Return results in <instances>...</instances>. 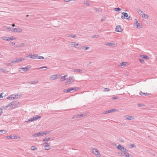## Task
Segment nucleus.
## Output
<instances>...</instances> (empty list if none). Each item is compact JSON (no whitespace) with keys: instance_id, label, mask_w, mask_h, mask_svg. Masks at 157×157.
I'll use <instances>...</instances> for the list:
<instances>
[{"instance_id":"79ce46f5","label":"nucleus","mask_w":157,"mask_h":157,"mask_svg":"<svg viewBox=\"0 0 157 157\" xmlns=\"http://www.w3.org/2000/svg\"><path fill=\"white\" fill-rule=\"evenodd\" d=\"M71 82V81H68V79L67 80V81L65 82V83L66 85L68 84H69L70 82Z\"/></svg>"},{"instance_id":"393cba45","label":"nucleus","mask_w":157,"mask_h":157,"mask_svg":"<svg viewBox=\"0 0 157 157\" xmlns=\"http://www.w3.org/2000/svg\"><path fill=\"white\" fill-rule=\"evenodd\" d=\"M1 38L3 40L9 41V37H8L3 36Z\"/></svg>"},{"instance_id":"6ab92c4d","label":"nucleus","mask_w":157,"mask_h":157,"mask_svg":"<svg viewBox=\"0 0 157 157\" xmlns=\"http://www.w3.org/2000/svg\"><path fill=\"white\" fill-rule=\"evenodd\" d=\"M41 117L40 116H38V115H36V116H33V117L34 121H35L37 119H40Z\"/></svg>"},{"instance_id":"f3484780","label":"nucleus","mask_w":157,"mask_h":157,"mask_svg":"<svg viewBox=\"0 0 157 157\" xmlns=\"http://www.w3.org/2000/svg\"><path fill=\"white\" fill-rule=\"evenodd\" d=\"M140 57L145 59H149V57L145 55H141Z\"/></svg>"},{"instance_id":"58836bf2","label":"nucleus","mask_w":157,"mask_h":157,"mask_svg":"<svg viewBox=\"0 0 157 157\" xmlns=\"http://www.w3.org/2000/svg\"><path fill=\"white\" fill-rule=\"evenodd\" d=\"M0 71H2L4 73H6V70L4 69L0 68Z\"/></svg>"},{"instance_id":"864d4df0","label":"nucleus","mask_w":157,"mask_h":157,"mask_svg":"<svg viewBox=\"0 0 157 157\" xmlns=\"http://www.w3.org/2000/svg\"><path fill=\"white\" fill-rule=\"evenodd\" d=\"M2 109L0 108V116L2 115Z\"/></svg>"},{"instance_id":"c85d7f7f","label":"nucleus","mask_w":157,"mask_h":157,"mask_svg":"<svg viewBox=\"0 0 157 157\" xmlns=\"http://www.w3.org/2000/svg\"><path fill=\"white\" fill-rule=\"evenodd\" d=\"M127 63V62H123L122 63H120V66H125L126 65V63Z\"/></svg>"},{"instance_id":"7c9ffc66","label":"nucleus","mask_w":157,"mask_h":157,"mask_svg":"<svg viewBox=\"0 0 157 157\" xmlns=\"http://www.w3.org/2000/svg\"><path fill=\"white\" fill-rule=\"evenodd\" d=\"M37 55L36 54H35L34 55H33L32 56V59H34L36 58L37 59Z\"/></svg>"},{"instance_id":"412c9836","label":"nucleus","mask_w":157,"mask_h":157,"mask_svg":"<svg viewBox=\"0 0 157 157\" xmlns=\"http://www.w3.org/2000/svg\"><path fill=\"white\" fill-rule=\"evenodd\" d=\"M18 59H14L11 61V63H18L19 62Z\"/></svg>"},{"instance_id":"c03bdc74","label":"nucleus","mask_w":157,"mask_h":157,"mask_svg":"<svg viewBox=\"0 0 157 157\" xmlns=\"http://www.w3.org/2000/svg\"><path fill=\"white\" fill-rule=\"evenodd\" d=\"M25 59L24 58H21L18 59L19 62H21L23 60H25Z\"/></svg>"},{"instance_id":"aec40b11","label":"nucleus","mask_w":157,"mask_h":157,"mask_svg":"<svg viewBox=\"0 0 157 157\" xmlns=\"http://www.w3.org/2000/svg\"><path fill=\"white\" fill-rule=\"evenodd\" d=\"M105 45L113 47L115 45V44L111 43H108L105 44Z\"/></svg>"},{"instance_id":"bb28decb","label":"nucleus","mask_w":157,"mask_h":157,"mask_svg":"<svg viewBox=\"0 0 157 157\" xmlns=\"http://www.w3.org/2000/svg\"><path fill=\"white\" fill-rule=\"evenodd\" d=\"M82 70L81 69H75L73 70V71L74 72H78L80 71H82Z\"/></svg>"},{"instance_id":"ddd939ff","label":"nucleus","mask_w":157,"mask_h":157,"mask_svg":"<svg viewBox=\"0 0 157 157\" xmlns=\"http://www.w3.org/2000/svg\"><path fill=\"white\" fill-rule=\"evenodd\" d=\"M73 90V89L72 88H70L68 89H65L63 90V92L65 93H68L70 92L71 91Z\"/></svg>"},{"instance_id":"de8ad7c7","label":"nucleus","mask_w":157,"mask_h":157,"mask_svg":"<svg viewBox=\"0 0 157 157\" xmlns=\"http://www.w3.org/2000/svg\"><path fill=\"white\" fill-rule=\"evenodd\" d=\"M139 59V61L140 62L142 63L144 62V60L140 58V59Z\"/></svg>"},{"instance_id":"5701e85b","label":"nucleus","mask_w":157,"mask_h":157,"mask_svg":"<svg viewBox=\"0 0 157 157\" xmlns=\"http://www.w3.org/2000/svg\"><path fill=\"white\" fill-rule=\"evenodd\" d=\"M67 76V75H65L62 76L60 78V81H63L66 80V77Z\"/></svg>"},{"instance_id":"f704fd0d","label":"nucleus","mask_w":157,"mask_h":157,"mask_svg":"<svg viewBox=\"0 0 157 157\" xmlns=\"http://www.w3.org/2000/svg\"><path fill=\"white\" fill-rule=\"evenodd\" d=\"M114 9L115 11L117 12L120 11L121 10V9L119 7L115 8Z\"/></svg>"},{"instance_id":"13d9d810","label":"nucleus","mask_w":157,"mask_h":157,"mask_svg":"<svg viewBox=\"0 0 157 157\" xmlns=\"http://www.w3.org/2000/svg\"><path fill=\"white\" fill-rule=\"evenodd\" d=\"M12 63H11V61L10 63H8L7 64V66H11V64Z\"/></svg>"},{"instance_id":"c9c22d12","label":"nucleus","mask_w":157,"mask_h":157,"mask_svg":"<svg viewBox=\"0 0 157 157\" xmlns=\"http://www.w3.org/2000/svg\"><path fill=\"white\" fill-rule=\"evenodd\" d=\"M142 17L144 18H146L147 17V14L145 15L144 13L142 15Z\"/></svg>"},{"instance_id":"09e8293b","label":"nucleus","mask_w":157,"mask_h":157,"mask_svg":"<svg viewBox=\"0 0 157 157\" xmlns=\"http://www.w3.org/2000/svg\"><path fill=\"white\" fill-rule=\"evenodd\" d=\"M84 4H86L87 6H90V3L87 1L85 2H84Z\"/></svg>"},{"instance_id":"4be33fe9","label":"nucleus","mask_w":157,"mask_h":157,"mask_svg":"<svg viewBox=\"0 0 157 157\" xmlns=\"http://www.w3.org/2000/svg\"><path fill=\"white\" fill-rule=\"evenodd\" d=\"M140 94L141 95H142V96H143V95H149L150 94H147V93H143L141 91L140 93Z\"/></svg>"},{"instance_id":"69168bd1","label":"nucleus","mask_w":157,"mask_h":157,"mask_svg":"<svg viewBox=\"0 0 157 157\" xmlns=\"http://www.w3.org/2000/svg\"><path fill=\"white\" fill-rule=\"evenodd\" d=\"M4 131L3 130H0V134L2 133Z\"/></svg>"},{"instance_id":"cd10ccee","label":"nucleus","mask_w":157,"mask_h":157,"mask_svg":"<svg viewBox=\"0 0 157 157\" xmlns=\"http://www.w3.org/2000/svg\"><path fill=\"white\" fill-rule=\"evenodd\" d=\"M38 81H31L29 82V83L31 84H34L35 83H37L38 82Z\"/></svg>"},{"instance_id":"bf43d9fd","label":"nucleus","mask_w":157,"mask_h":157,"mask_svg":"<svg viewBox=\"0 0 157 157\" xmlns=\"http://www.w3.org/2000/svg\"><path fill=\"white\" fill-rule=\"evenodd\" d=\"M127 20H130V18H131V19H132V18L131 17H130V16L129 17H128L127 18H125Z\"/></svg>"},{"instance_id":"338daca9","label":"nucleus","mask_w":157,"mask_h":157,"mask_svg":"<svg viewBox=\"0 0 157 157\" xmlns=\"http://www.w3.org/2000/svg\"><path fill=\"white\" fill-rule=\"evenodd\" d=\"M77 37V36L76 35H74L73 36H71L73 38H75Z\"/></svg>"},{"instance_id":"774afa93","label":"nucleus","mask_w":157,"mask_h":157,"mask_svg":"<svg viewBox=\"0 0 157 157\" xmlns=\"http://www.w3.org/2000/svg\"><path fill=\"white\" fill-rule=\"evenodd\" d=\"M138 105L139 107H141V106H142V104H138Z\"/></svg>"},{"instance_id":"20e7f679","label":"nucleus","mask_w":157,"mask_h":157,"mask_svg":"<svg viewBox=\"0 0 157 157\" xmlns=\"http://www.w3.org/2000/svg\"><path fill=\"white\" fill-rule=\"evenodd\" d=\"M71 45L72 47H75L78 48H80L81 47L80 44L74 42H71Z\"/></svg>"},{"instance_id":"4c0bfd02","label":"nucleus","mask_w":157,"mask_h":157,"mask_svg":"<svg viewBox=\"0 0 157 157\" xmlns=\"http://www.w3.org/2000/svg\"><path fill=\"white\" fill-rule=\"evenodd\" d=\"M47 68V67L46 66H45V67H39V68H37V70H40V69H44V68Z\"/></svg>"},{"instance_id":"dca6fc26","label":"nucleus","mask_w":157,"mask_h":157,"mask_svg":"<svg viewBox=\"0 0 157 157\" xmlns=\"http://www.w3.org/2000/svg\"><path fill=\"white\" fill-rule=\"evenodd\" d=\"M92 151L94 153L95 155H98L99 154V152L98 151V150L96 149H92Z\"/></svg>"},{"instance_id":"39448f33","label":"nucleus","mask_w":157,"mask_h":157,"mask_svg":"<svg viewBox=\"0 0 157 157\" xmlns=\"http://www.w3.org/2000/svg\"><path fill=\"white\" fill-rule=\"evenodd\" d=\"M44 135V132H39L38 133L34 134L33 135V137L34 138L39 136H42Z\"/></svg>"},{"instance_id":"0eeeda50","label":"nucleus","mask_w":157,"mask_h":157,"mask_svg":"<svg viewBox=\"0 0 157 157\" xmlns=\"http://www.w3.org/2000/svg\"><path fill=\"white\" fill-rule=\"evenodd\" d=\"M135 21H136V22L135 23V25L136 27L138 29H140L141 28V25H140V23L138 22V21L136 19H135Z\"/></svg>"},{"instance_id":"9d476101","label":"nucleus","mask_w":157,"mask_h":157,"mask_svg":"<svg viewBox=\"0 0 157 157\" xmlns=\"http://www.w3.org/2000/svg\"><path fill=\"white\" fill-rule=\"evenodd\" d=\"M122 14L123 15L121 16L122 19H124L125 17H127L128 16V14L126 13L123 12L122 13Z\"/></svg>"},{"instance_id":"3c124183","label":"nucleus","mask_w":157,"mask_h":157,"mask_svg":"<svg viewBox=\"0 0 157 157\" xmlns=\"http://www.w3.org/2000/svg\"><path fill=\"white\" fill-rule=\"evenodd\" d=\"M43 132H44V135H46V134L48 133L49 132H48V131H45Z\"/></svg>"},{"instance_id":"1a4fd4ad","label":"nucleus","mask_w":157,"mask_h":157,"mask_svg":"<svg viewBox=\"0 0 157 157\" xmlns=\"http://www.w3.org/2000/svg\"><path fill=\"white\" fill-rule=\"evenodd\" d=\"M122 152H124V153L122 155V154H121V155L122 156H125L126 154H127L128 153V150H127L125 148Z\"/></svg>"},{"instance_id":"f8f14e48","label":"nucleus","mask_w":157,"mask_h":157,"mask_svg":"<svg viewBox=\"0 0 157 157\" xmlns=\"http://www.w3.org/2000/svg\"><path fill=\"white\" fill-rule=\"evenodd\" d=\"M15 135H11L10 136H7L6 137V138L8 139H15V138H17L15 136Z\"/></svg>"},{"instance_id":"9b49d317","label":"nucleus","mask_w":157,"mask_h":157,"mask_svg":"<svg viewBox=\"0 0 157 157\" xmlns=\"http://www.w3.org/2000/svg\"><path fill=\"white\" fill-rule=\"evenodd\" d=\"M115 31L117 32H120L121 31V29L120 25H117L116 27Z\"/></svg>"},{"instance_id":"a878e982","label":"nucleus","mask_w":157,"mask_h":157,"mask_svg":"<svg viewBox=\"0 0 157 157\" xmlns=\"http://www.w3.org/2000/svg\"><path fill=\"white\" fill-rule=\"evenodd\" d=\"M25 45V44L24 43H22L21 44H19L17 45V47H21L22 46H24Z\"/></svg>"},{"instance_id":"052dcab7","label":"nucleus","mask_w":157,"mask_h":157,"mask_svg":"<svg viewBox=\"0 0 157 157\" xmlns=\"http://www.w3.org/2000/svg\"><path fill=\"white\" fill-rule=\"evenodd\" d=\"M117 99V98L116 96L113 97L112 98V99L113 100H115V99Z\"/></svg>"},{"instance_id":"b1692460","label":"nucleus","mask_w":157,"mask_h":157,"mask_svg":"<svg viewBox=\"0 0 157 157\" xmlns=\"http://www.w3.org/2000/svg\"><path fill=\"white\" fill-rule=\"evenodd\" d=\"M20 69L23 70L22 71H23L26 72L28 71L27 67H21L20 68Z\"/></svg>"},{"instance_id":"603ef678","label":"nucleus","mask_w":157,"mask_h":157,"mask_svg":"<svg viewBox=\"0 0 157 157\" xmlns=\"http://www.w3.org/2000/svg\"><path fill=\"white\" fill-rule=\"evenodd\" d=\"M134 144H131V145L130 146V148H133L134 147Z\"/></svg>"},{"instance_id":"4468645a","label":"nucleus","mask_w":157,"mask_h":157,"mask_svg":"<svg viewBox=\"0 0 157 157\" xmlns=\"http://www.w3.org/2000/svg\"><path fill=\"white\" fill-rule=\"evenodd\" d=\"M125 118L126 120H132L134 119V117L132 116H130L128 115H127L125 116Z\"/></svg>"},{"instance_id":"7ed1b4c3","label":"nucleus","mask_w":157,"mask_h":157,"mask_svg":"<svg viewBox=\"0 0 157 157\" xmlns=\"http://www.w3.org/2000/svg\"><path fill=\"white\" fill-rule=\"evenodd\" d=\"M18 94H13L7 97V99L9 100H13L18 98Z\"/></svg>"},{"instance_id":"2f4dec72","label":"nucleus","mask_w":157,"mask_h":157,"mask_svg":"<svg viewBox=\"0 0 157 157\" xmlns=\"http://www.w3.org/2000/svg\"><path fill=\"white\" fill-rule=\"evenodd\" d=\"M33 121H34L33 118V117L32 118H30L28 121H25V122H27V123H28V122H29Z\"/></svg>"},{"instance_id":"8fccbe9b","label":"nucleus","mask_w":157,"mask_h":157,"mask_svg":"<svg viewBox=\"0 0 157 157\" xmlns=\"http://www.w3.org/2000/svg\"><path fill=\"white\" fill-rule=\"evenodd\" d=\"M73 90H78L79 88L78 87H74V88H73Z\"/></svg>"},{"instance_id":"a19ab883","label":"nucleus","mask_w":157,"mask_h":157,"mask_svg":"<svg viewBox=\"0 0 157 157\" xmlns=\"http://www.w3.org/2000/svg\"><path fill=\"white\" fill-rule=\"evenodd\" d=\"M74 77L73 76H70L68 78V81H71L73 79Z\"/></svg>"},{"instance_id":"680f3d73","label":"nucleus","mask_w":157,"mask_h":157,"mask_svg":"<svg viewBox=\"0 0 157 157\" xmlns=\"http://www.w3.org/2000/svg\"><path fill=\"white\" fill-rule=\"evenodd\" d=\"M10 44H12L13 46L15 44L13 42H11Z\"/></svg>"},{"instance_id":"5fc2aeb1","label":"nucleus","mask_w":157,"mask_h":157,"mask_svg":"<svg viewBox=\"0 0 157 157\" xmlns=\"http://www.w3.org/2000/svg\"><path fill=\"white\" fill-rule=\"evenodd\" d=\"M33 55L31 54H30L28 56L30 58L32 59Z\"/></svg>"},{"instance_id":"a211bd4d","label":"nucleus","mask_w":157,"mask_h":157,"mask_svg":"<svg viewBox=\"0 0 157 157\" xmlns=\"http://www.w3.org/2000/svg\"><path fill=\"white\" fill-rule=\"evenodd\" d=\"M58 78L57 77V75H52L51 76V79L52 80H54L55 79H57Z\"/></svg>"},{"instance_id":"72a5a7b5","label":"nucleus","mask_w":157,"mask_h":157,"mask_svg":"<svg viewBox=\"0 0 157 157\" xmlns=\"http://www.w3.org/2000/svg\"><path fill=\"white\" fill-rule=\"evenodd\" d=\"M137 11L140 14V15H142V14H143V12L141 10H140V9H138L137 10Z\"/></svg>"},{"instance_id":"4d7b16f0","label":"nucleus","mask_w":157,"mask_h":157,"mask_svg":"<svg viewBox=\"0 0 157 157\" xmlns=\"http://www.w3.org/2000/svg\"><path fill=\"white\" fill-rule=\"evenodd\" d=\"M85 116V115L84 114H79L80 117H83V116Z\"/></svg>"},{"instance_id":"6e6d98bb","label":"nucleus","mask_w":157,"mask_h":157,"mask_svg":"<svg viewBox=\"0 0 157 157\" xmlns=\"http://www.w3.org/2000/svg\"><path fill=\"white\" fill-rule=\"evenodd\" d=\"M75 117L76 118L80 117L79 114H78L75 116Z\"/></svg>"},{"instance_id":"2eb2a0df","label":"nucleus","mask_w":157,"mask_h":157,"mask_svg":"<svg viewBox=\"0 0 157 157\" xmlns=\"http://www.w3.org/2000/svg\"><path fill=\"white\" fill-rule=\"evenodd\" d=\"M116 111V109H113L110 110H109L108 111H106L104 113L106 114L107 113H112L115 112Z\"/></svg>"},{"instance_id":"f03ea898","label":"nucleus","mask_w":157,"mask_h":157,"mask_svg":"<svg viewBox=\"0 0 157 157\" xmlns=\"http://www.w3.org/2000/svg\"><path fill=\"white\" fill-rule=\"evenodd\" d=\"M19 104V102L17 101H12L8 104V105L6 106L7 108L9 106H10L11 108H15Z\"/></svg>"},{"instance_id":"473e14b6","label":"nucleus","mask_w":157,"mask_h":157,"mask_svg":"<svg viewBox=\"0 0 157 157\" xmlns=\"http://www.w3.org/2000/svg\"><path fill=\"white\" fill-rule=\"evenodd\" d=\"M31 149L32 150L35 151L37 150V148L35 146H32L31 147Z\"/></svg>"},{"instance_id":"a18cd8bd","label":"nucleus","mask_w":157,"mask_h":157,"mask_svg":"<svg viewBox=\"0 0 157 157\" xmlns=\"http://www.w3.org/2000/svg\"><path fill=\"white\" fill-rule=\"evenodd\" d=\"M125 156H126V157H132V156L131 155L128 154V153Z\"/></svg>"},{"instance_id":"6e6552de","label":"nucleus","mask_w":157,"mask_h":157,"mask_svg":"<svg viewBox=\"0 0 157 157\" xmlns=\"http://www.w3.org/2000/svg\"><path fill=\"white\" fill-rule=\"evenodd\" d=\"M117 148L118 150H120V151H123L124 150V147H123L121 144H119L117 146Z\"/></svg>"},{"instance_id":"423d86ee","label":"nucleus","mask_w":157,"mask_h":157,"mask_svg":"<svg viewBox=\"0 0 157 157\" xmlns=\"http://www.w3.org/2000/svg\"><path fill=\"white\" fill-rule=\"evenodd\" d=\"M45 144L46 145L44 146V147L45 148V150H48L50 148V146L48 144V143L45 142L42 144L43 146H44Z\"/></svg>"},{"instance_id":"f257e3e1","label":"nucleus","mask_w":157,"mask_h":157,"mask_svg":"<svg viewBox=\"0 0 157 157\" xmlns=\"http://www.w3.org/2000/svg\"><path fill=\"white\" fill-rule=\"evenodd\" d=\"M6 28L8 30L13 32L21 33L22 32V30L20 28H12L10 27H7Z\"/></svg>"},{"instance_id":"49530a36","label":"nucleus","mask_w":157,"mask_h":157,"mask_svg":"<svg viewBox=\"0 0 157 157\" xmlns=\"http://www.w3.org/2000/svg\"><path fill=\"white\" fill-rule=\"evenodd\" d=\"M83 48H85V50H86L89 48V47L83 46Z\"/></svg>"},{"instance_id":"37998d69","label":"nucleus","mask_w":157,"mask_h":157,"mask_svg":"<svg viewBox=\"0 0 157 157\" xmlns=\"http://www.w3.org/2000/svg\"><path fill=\"white\" fill-rule=\"evenodd\" d=\"M15 39V38H14L13 36H11L10 37H9V41L10 40H13Z\"/></svg>"},{"instance_id":"0e129e2a","label":"nucleus","mask_w":157,"mask_h":157,"mask_svg":"<svg viewBox=\"0 0 157 157\" xmlns=\"http://www.w3.org/2000/svg\"><path fill=\"white\" fill-rule=\"evenodd\" d=\"M3 93H1L0 94V98H2L3 97L2 96V94Z\"/></svg>"},{"instance_id":"e2e57ef3","label":"nucleus","mask_w":157,"mask_h":157,"mask_svg":"<svg viewBox=\"0 0 157 157\" xmlns=\"http://www.w3.org/2000/svg\"><path fill=\"white\" fill-rule=\"evenodd\" d=\"M26 67H27L28 70L29 69L31 68V67L30 66H29V65H28L27 66H26Z\"/></svg>"},{"instance_id":"ea45409f","label":"nucleus","mask_w":157,"mask_h":157,"mask_svg":"<svg viewBox=\"0 0 157 157\" xmlns=\"http://www.w3.org/2000/svg\"><path fill=\"white\" fill-rule=\"evenodd\" d=\"M99 36L98 35H95L93 36L92 37L93 38H98Z\"/></svg>"},{"instance_id":"e433bc0d","label":"nucleus","mask_w":157,"mask_h":157,"mask_svg":"<svg viewBox=\"0 0 157 157\" xmlns=\"http://www.w3.org/2000/svg\"><path fill=\"white\" fill-rule=\"evenodd\" d=\"M37 59H44V57L43 56H39L37 55Z\"/></svg>"},{"instance_id":"c756f323","label":"nucleus","mask_w":157,"mask_h":157,"mask_svg":"<svg viewBox=\"0 0 157 157\" xmlns=\"http://www.w3.org/2000/svg\"><path fill=\"white\" fill-rule=\"evenodd\" d=\"M50 138H47L46 137L44 138L43 140V142H45V141H49L50 140Z\"/></svg>"}]
</instances>
